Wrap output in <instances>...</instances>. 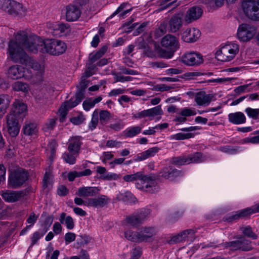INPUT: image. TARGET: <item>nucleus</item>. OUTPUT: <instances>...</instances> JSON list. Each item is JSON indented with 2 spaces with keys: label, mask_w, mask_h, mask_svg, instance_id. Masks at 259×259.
<instances>
[{
  "label": "nucleus",
  "mask_w": 259,
  "mask_h": 259,
  "mask_svg": "<svg viewBox=\"0 0 259 259\" xmlns=\"http://www.w3.org/2000/svg\"><path fill=\"white\" fill-rule=\"evenodd\" d=\"M152 179H154L153 176H148L147 175H144L142 172H137L132 175H126L123 178L124 181L128 182H134L137 180H140L143 181L144 180H152Z\"/></svg>",
  "instance_id": "4be33fe9"
},
{
  "label": "nucleus",
  "mask_w": 259,
  "mask_h": 259,
  "mask_svg": "<svg viewBox=\"0 0 259 259\" xmlns=\"http://www.w3.org/2000/svg\"><path fill=\"white\" fill-rule=\"evenodd\" d=\"M148 111L150 115V120H152L153 117L155 116L161 115L163 113L161 109V105H158L154 108L149 109Z\"/></svg>",
  "instance_id": "c03bdc74"
},
{
  "label": "nucleus",
  "mask_w": 259,
  "mask_h": 259,
  "mask_svg": "<svg viewBox=\"0 0 259 259\" xmlns=\"http://www.w3.org/2000/svg\"><path fill=\"white\" fill-rule=\"evenodd\" d=\"M77 137L72 138V141L69 144L68 149L72 154H78L80 149L81 143Z\"/></svg>",
  "instance_id": "cd10ccee"
},
{
  "label": "nucleus",
  "mask_w": 259,
  "mask_h": 259,
  "mask_svg": "<svg viewBox=\"0 0 259 259\" xmlns=\"http://www.w3.org/2000/svg\"><path fill=\"white\" fill-rule=\"evenodd\" d=\"M54 42H55L54 48L55 49L54 50L55 55L59 56L63 54L67 49L65 43L63 41L55 39Z\"/></svg>",
  "instance_id": "72a5a7b5"
},
{
  "label": "nucleus",
  "mask_w": 259,
  "mask_h": 259,
  "mask_svg": "<svg viewBox=\"0 0 259 259\" xmlns=\"http://www.w3.org/2000/svg\"><path fill=\"white\" fill-rule=\"evenodd\" d=\"M213 95L206 94L204 91H200L195 95V101L198 105H208L211 101Z\"/></svg>",
  "instance_id": "412c9836"
},
{
  "label": "nucleus",
  "mask_w": 259,
  "mask_h": 259,
  "mask_svg": "<svg viewBox=\"0 0 259 259\" xmlns=\"http://www.w3.org/2000/svg\"><path fill=\"white\" fill-rule=\"evenodd\" d=\"M229 121L234 124L244 123L246 121V117L244 114L241 112L230 113L228 115Z\"/></svg>",
  "instance_id": "5701e85b"
},
{
  "label": "nucleus",
  "mask_w": 259,
  "mask_h": 259,
  "mask_svg": "<svg viewBox=\"0 0 259 259\" xmlns=\"http://www.w3.org/2000/svg\"><path fill=\"white\" fill-rule=\"evenodd\" d=\"M119 70L121 71V72L125 74H130V75H138L139 74V72L134 70L130 69L127 68L125 67L122 66L119 68Z\"/></svg>",
  "instance_id": "e2e57ef3"
},
{
  "label": "nucleus",
  "mask_w": 259,
  "mask_h": 259,
  "mask_svg": "<svg viewBox=\"0 0 259 259\" xmlns=\"http://www.w3.org/2000/svg\"><path fill=\"white\" fill-rule=\"evenodd\" d=\"M256 28L253 25L243 23L239 26L237 31V36L241 41H248L255 35Z\"/></svg>",
  "instance_id": "423d86ee"
},
{
  "label": "nucleus",
  "mask_w": 259,
  "mask_h": 259,
  "mask_svg": "<svg viewBox=\"0 0 259 259\" xmlns=\"http://www.w3.org/2000/svg\"><path fill=\"white\" fill-rule=\"evenodd\" d=\"M194 137V134L191 133L187 134L179 133L174 135V139L176 140H183L185 139H188Z\"/></svg>",
  "instance_id": "de8ad7c7"
},
{
  "label": "nucleus",
  "mask_w": 259,
  "mask_h": 259,
  "mask_svg": "<svg viewBox=\"0 0 259 259\" xmlns=\"http://www.w3.org/2000/svg\"><path fill=\"white\" fill-rule=\"evenodd\" d=\"M132 255L130 259H139L142 255L141 249L139 247H136L131 252Z\"/></svg>",
  "instance_id": "774afa93"
},
{
  "label": "nucleus",
  "mask_w": 259,
  "mask_h": 259,
  "mask_svg": "<svg viewBox=\"0 0 259 259\" xmlns=\"http://www.w3.org/2000/svg\"><path fill=\"white\" fill-rule=\"evenodd\" d=\"M25 68L22 66L15 65L11 66L8 70V77L12 79H18L25 76Z\"/></svg>",
  "instance_id": "2eb2a0df"
},
{
  "label": "nucleus",
  "mask_w": 259,
  "mask_h": 259,
  "mask_svg": "<svg viewBox=\"0 0 259 259\" xmlns=\"http://www.w3.org/2000/svg\"><path fill=\"white\" fill-rule=\"evenodd\" d=\"M185 239L182 232L179 233L177 235L174 236L171 239L167 241V243L169 244H173L179 243L183 241Z\"/></svg>",
  "instance_id": "49530a36"
},
{
  "label": "nucleus",
  "mask_w": 259,
  "mask_h": 259,
  "mask_svg": "<svg viewBox=\"0 0 259 259\" xmlns=\"http://www.w3.org/2000/svg\"><path fill=\"white\" fill-rule=\"evenodd\" d=\"M224 1V0H201V2L205 4L214 3L217 8L222 6Z\"/></svg>",
  "instance_id": "13d9d810"
},
{
  "label": "nucleus",
  "mask_w": 259,
  "mask_h": 259,
  "mask_svg": "<svg viewBox=\"0 0 259 259\" xmlns=\"http://www.w3.org/2000/svg\"><path fill=\"white\" fill-rule=\"evenodd\" d=\"M160 150V148L157 147H154L152 148H150L145 151L146 154L147 155L148 158L154 156L156 153H157L159 150Z\"/></svg>",
  "instance_id": "052dcab7"
},
{
  "label": "nucleus",
  "mask_w": 259,
  "mask_h": 259,
  "mask_svg": "<svg viewBox=\"0 0 259 259\" xmlns=\"http://www.w3.org/2000/svg\"><path fill=\"white\" fill-rule=\"evenodd\" d=\"M188 161L187 157L185 156L174 157L171 158L172 163L177 165L189 164Z\"/></svg>",
  "instance_id": "a18cd8bd"
},
{
  "label": "nucleus",
  "mask_w": 259,
  "mask_h": 259,
  "mask_svg": "<svg viewBox=\"0 0 259 259\" xmlns=\"http://www.w3.org/2000/svg\"><path fill=\"white\" fill-rule=\"evenodd\" d=\"M76 235L72 232H68L64 236L66 243H70L75 240Z\"/></svg>",
  "instance_id": "338daca9"
},
{
  "label": "nucleus",
  "mask_w": 259,
  "mask_h": 259,
  "mask_svg": "<svg viewBox=\"0 0 259 259\" xmlns=\"http://www.w3.org/2000/svg\"><path fill=\"white\" fill-rule=\"evenodd\" d=\"M187 158L188 160H189V164L190 163H200L206 160V156H204L201 152H196L189 155Z\"/></svg>",
  "instance_id": "f704fd0d"
},
{
  "label": "nucleus",
  "mask_w": 259,
  "mask_h": 259,
  "mask_svg": "<svg viewBox=\"0 0 259 259\" xmlns=\"http://www.w3.org/2000/svg\"><path fill=\"white\" fill-rule=\"evenodd\" d=\"M238 240L225 242L222 243L223 247L228 248L232 251L237 250H241L243 251H248L253 249V247L251 246V241L245 239L242 236L237 237Z\"/></svg>",
  "instance_id": "39448f33"
},
{
  "label": "nucleus",
  "mask_w": 259,
  "mask_h": 259,
  "mask_svg": "<svg viewBox=\"0 0 259 259\" xmlns=\"http://www.w3.org/2000/svg\"><path fill=\"white\" fill-rule=\"evenodd\" d=\"M201 32L196 28H187L181 34V39L188 43H193L200 37Z\"/></svg>",
  "instance_id": "9b49d317"
},
{
  "label": "nucleus",
  "mask_w": 259,
  "mask_h": 259,
  "mask_svg": "<svg viewBox=\"0 0 259 259\" xmlns=\"http://www.w3.org/2000/svg\"><path fill=\"white\" fill-rule=\"evenodd\" d=\"M66 214L65 212H62L60 215L59 221L62 224L65 223L66 228L69 230H71L74 227V221L71 216L66 217Z\"/></svg>",
  "instance_id": "473e14b6"
},
{
  "label": "nucleus",
  "mask_w": 259,
  "mask_h": 259,
  "mask_svg": "<svg viewBox=\"0 0 259 259\" xmlns=\"http://www.w3.org/2000/svg\"><path fill=\"white\" fill-rule=\"evenodd\" d=\"M240 230L243 235L247 237L250 238L254 240L257 239L258 238L257 235L253 232L252 228L250 226L242 227L240 228Z\"/></svg>",
  "instance_id": "4c0bfd02"
},
{
  "label": "nucleus",
  "mask_w": 259,
  "mask_h": 259,
  "mask_svg": "<svg viewBox=\"0 0 259 259\" xmlns=\"http://www.w3.org/2000/svg\"><path fill=\"white\" fill-rule=\"evenodd\" d=\"M155 49L159 58L164 59H170L174 55V52L169 50H165L159 46H155Z\"/></svg>",
  "instance_id": "7c9ffc66"
},
{
  "label": "nucleus",
  "mask_w": 259,
  "mask_h": 259,
  "mask_svg": "<svg viewBox=\"0 0 259 259\" xmlns=\"http://www.w3.org/2000/svg\"><path fill=\"white\" fill-rule=\"evenodd\" d=\"M116 198L118 200L127 203H135L137 200L136 198L129 191L120 193L117 195Z\"/></svg>",
  "instance_id": "c756f323"
},
{
  "label": "nucleus",
  "mask_w": 259,
  "mask_h": 259,
  "mask_svg": "<svg viewBox=\"0 0 259 259\" xmlns=\"http://www.w3.org/2000/svg\"><path fill=\"white\" fill-rule=\"evenodd\" d=\"M66 17L67 21H74L80 17L81 11L77 6L69 5L66 6Z\"/></svg>",
  "instance_id": "4468645a"
},
{
  "label": "nucleus",
  "mask_w": 259,
  "mask_h": 259,
  "mask_svg": "<svg viewBox=\"0 0 259 259\" xmlns=\"http://www.w3.org/2000/svg\"><path fill=\"white\" fill-rule=\"evenodd\" d=\"M26 10L21 4L14 0H10L5 12L13 16H23L26 14Z\"/></svg>",
  "instance_id": "1a4fd4ad"
},
{
  "label": "nucleus",
  "mask_w": 259,
  "mask_h": 259,
  "mask_svg": "<svg viewBox=\"0 0 259 259\" xmlns=\"http://www.w3.org/2000/svg\"><path fill=\"white\" fill-rule=\"evenodd\" d=\"M233 48H232L230 45H226L223 46L224 53L227 54L228 52L231 55L226 56L224 55L223 57L219 58L218 60L222 62H228L231 61L235 55L239 52L238 46L236 44L232 45Z\"/></svg>",
  "instance_id": "f3484780"
},
{
  "label": "nucleus",
  "mask_w": 259,
  "mask_h": 259,
  "mask_svg": "<svg viewBox=\"0 0 259 259\" xmlns=\"http://www.w3.org/2000/svg\"><path fill=\"white\" fill-rule=\"evenodd\" d=\"M27 106L23 103L14 102L11 111L6 116L8 131L12 137H16L20 129L19 122L22 121L26 115Z\"/></svg>",
  "instance_id": "f03ea898"
},
{
  "label": "nucleus",
  "mask_w": 259,
  "mask_h": 259,
  "mask_svg": "<svg viewBox=\"0 0 259 259\" xmlns=\"http://www.w3.org/2000/svg\"><path fill=\"white\" fill-rule=\"evenodd\" d=\"M245 111L249 117L254 119H256L259 115V109H252L248 107L245 109Z\"/></svg>",
  "instance_id": "09e8293b"
},
{
  "label": "nucleus",
  "mask_w": 259,
  "mask_h": 259,
  "mask_svg": "<svg viewBox=\"0 0 259 259\" xmlns=\"http://www.w3.org/2000/svg\"><path fill=\"white\" fill-rule=\"evenodd\" d=\"M142 130V127L139 126H133L124 131V136L126 137H133L139 134Z\"/></svg>",
  "instance_id": "58836bf2"
},
{
  "label": "nucleus",
  "mask_w": 259,
  "mask_h": 259,
  "mask_svg": "<svg viewBox=\"0 0 259 259\" xmlns=\"http://www.w3.org/2000/svg\"><path fill=\"white\" fill-rule=\"evenodd\" d=\"M181 61L188 66H197L203 62V59L199 53L190 52L182 56Z\"/></svg>",
  "instance_id": "6e6552de"
},
{
  "label": "nucleus",
  "mask_w": 259,
  "mask_h": 259,
  "mask_svg": "<svg viewBox=\"0 0 259 259\" xmlns=\"http://www.w3.org/2000/svg\"><path fill=\"white\" fill-rule=\"evenodd\" d=\"M100 190L97 187H82L78 189L76 195L79 197H92L98 194Z\"/></svg>",
  "instance_id": "a211bd4d"
},
{
  "label": "nucleus",
  "mask_w": 259,
  "mask_h": 259,
  "mask_svg": "<svg viewBox=\"0 0 259 259\" xmlns=\"http://www.w3.org/2000/svg\"><path fill=\"white\" fill-rule=\"evenodd\" d=\"M98 122V113L97 110H95L93 114V118L89 124V128L93 130L95 128Z\"/></svg>",
  "instance_id": "603ef678"
},
{
  "label": "nucleus",
  "mask_w": 259,
  "mask_h": 259,
  "mask_svg": "<svg viewBox=\"0 0 259 259\" xmlns=\"http://www.w3.org/2000/svg\"><path fill=\"white\" fill-rule=\"evenodd\" d=\"M148 176H153L154 179L152 180H144L143 181L146 182L147 184L145 186H142V189L146 192L153 194L159 191V186L157 185L155 180L157 179V176L154 174H150Z\"/></svg>",
  "instance_id": "6ab92c4d"
},
{
  "label": "nucleus",
  "mask_w": 259,
  "mask_h": 259,
  "mask_svg": "<svg viewBox=\"0 0 259 259\" xmlns=\"http://www.w3.org/2000/svg\"><path fill=\"white\" fill-rule=\"evenodd\" d=\"M84 120L85 118L82 114H79L76 117H73L70 118V121L74 125H79L82 123Z\"/></svg>",
  "instance_id": "5fc2aeb1"
},
{
  "label": "nucleus",
  "mask_w": 259,
  "mask_h": 259,
  "mask_svg": "<svg viewBox=\"0 0 259 259\" xmlns=\"http://www.w3.org/2000/svg\"><path fill=\"white\" fill-rule=\"evenodd\" d=\"M22 132L25 136L36 135L38 132L37 125L34 122L25 123Z\"/></svg>",
  "instance_id": "a878e982"
},
{
  "label": "nucleus",
  "mask_w": 259,
  "mask_h": 259,
  "mask_svg": "<svg viewBox=\"0 0 259 259\" xmlns=\"http://www.w3.org/2000/svg\"><path fill=\"white\" fill-rule=\"evenodd\" d=\"M9 96L7 95H0V118L6 113V110L10 105Z\"/></svg>",
  "instance_id": "c85d7f7f"
},
{
  "label": "nucleus",
  "mask_w": 259,
  "mask_h": 259,
  "mask_svg": "<svg viewBox=\"0 0 259 259\" xmlns=\"http://www.w3.org/2000/svg\"><path fill=\"white\" fill-rule=\"evenodd\" d=\"M133 21H134V19L132 18L129 21L125 22L122 24V27H123V28L125 27H127V30H125V32H126L127 33L131 32L133 30V29L138 25L137 23H135L132 24V23H133Z\"/></svg>",
  "instance_id": "864d4df0"
},
{
  "label": "nucleus",
  "mask_w": 259,
  "mask_h": 259,
  "mask_svg": "<svg viewBox=\"0 0 259 259\" xmlns=\"http://www.w3.org/2000/svg\"><path fill=\"white\" fill-rule=\"evenodd\" d=\"M242 7L245 15L253 20H259V13L256 2L251 0H242Z\"/></svg>",
  "instance_id": "0eeeda50"
},
{
  "label": "nucleus",
  "mask_w": 259,
  "mask_h": 259,
  "mask_svg": "<svg viewBox=\"0 0 259 259\" xmlns=\"http://www.w3.org/2000/svg\"><path fill=\"white\" fill-rule=\"evenodd\" d=\"M78 238L76 240V243L79 245V247L87 245L89 244L92 240V237L89 235L86 234H81L78 235Z\"/></svg>",
  "instance_id": "a19ab883"
},
{
  "label": "nucleus",
  "mask_w": 259,
  "mask_h": 259,
  "mask_svg": "<svg viewBox=\"0 0 259 259\" xmlns=\"http://www.w3.org/2000/svg\"><path fill=\"white\" fill-rule=\"evenodd\" d=\"M203 13L202 9L197 6H194L189 9L186 13L185 18V21L187 23H190L192 21L198 19Z\"/></svg>",
  "instance_id": "dca6fc26"
},
{
  "label": "nucleus",
  "mask_w": 259,
  "mask_h": 259,
  "mask_svg": "<svg viewBox=\"0 0 259 259\" xmlns=\"http://www.w3.org/2000/svg\"><path fill=\"white\" fill-rule=\"evenodd\" d=\"M83 109L85 111H89L90 109L95 106L93 101L90 98L88 100H85L82 103Z\"/></svg>",
  "instance_id": "69168bd1"
},
{
  "label": "nucleus",
  "mask_w": 259,
  "mask_h": 259,
  "mask_svg": "<svg viewBox=\"0 0 259 259\" xmlns=\"http://www.w3.org/2000/svg\"><path fill=\"white\" fill-rule=\"evenodd\" d=\"M99 114L100 121L102 125L106 124L111 118V114L107 110H101Z\"/></svg>",
  "instance_id": "37998d69"
},
{
  "label": "nucleus",
  "mask_w": 259,
  "mask_h": 259,
  "mask_svg": "<svg viewBox=\"0 0 259 259\" xmlns=\"http://www.w3.org/2000/svg\"><path fill=\"white\" fill-rule=\"evenodd\" d=\"M54 41L55 39L44 40L35 35L28 36L24 32L18 33L15 40L12 39L9 42L10 57L14 62L27 65L30 63V58L24 51V48L34 54L39 51L55 55Z\"/></svg>",
  "instance_id": "f257e3e1"
},
{
  "label": "nucleus",
  "mask_w": 259,
  "mask_h": 259,
  "mask_svg": "<svg viewBox=\"0 0 259 259\" xmlns=\"http://www.w3.org/2000/svg\"><path fill=\"white\" fill-rule=\"evenodd\" d=\"M13 89L15 91H22L24 93H27L29 90V85L25 82L17 81L13 84Z\"/></svg>",
  "instance_id": "e433bc0d"
},
{
  "label": "nucleus",
  "mask_w": 259,
  "mask_h": 259,
  "mask_svg": "<svg viewBox=\"0 0 259 259\" xmlns=\"http://www.w3.org/2000/svg\"><path fill=\"white\" fill-rule=\"evenodd\" d=\"M196 114V113L191 109L185 108L180 112V115L185 117H189Z\"/></svg>",
  "instance_id": "6e6d98bb"
},
{
  "label": "nucleus",
  "mask_w": 259,
  "mask_h": 259,
  "mask_svg": "<svg viewBox=\"0 0 259 259\" xmlns=\"http://www.w3.org/2000/svg\"><path fill=\"white\" fill-rule=\"evenodd\" d=\"M140 235L139 232L131 230H127L124 232L125 237L127 240L134 242H141Z\"/></svg>",
  "instance_id": "c9c22d12"
},
{
  "label": "nucleus",
  "mask_w": 259,
  "mask_h": 259,
  "mask_svg": "<svg viewBox=\"0 0 259 259\" xmlns=\"http://www.w3.org/2000/svg\"><path fill=\"white\" fill-rule=\"evenodd\" d=\"M73 103V98H70L69 100L66 101L63 103V104L61 106V109H60V118L59 120L61 122H64L66 115L67 114V111L72 108L71 107V105Z\"/></svg>",
  "instance_id": "b1692460"
},
{
  "label": "nucleus",
  "mask_w": 259,
  "mask_h": 259,
  "mask_svg": "<svg viewBox=\"0 0 259 259\" xmlns=\"http://www.w3.org/2000/svg\"><path fill=\"white\" fill-rule=\"evenodd\" d=\"M28 191L27 189L21 191H7L2 194L3 198L8 202H15L18 201L21 198L27 195Z\"/></svg>",
  "instance_id": "9d476101"
},
{
  "label": "nucleus",
  "mask_w": 259,
  "mask_h": 259,
  "mask_svg": "<svg viewBox=\"0 0 259 259\" xmlns=\"http://www.w3.org/2000/svg\"><path fill=\"white\" fill-rule=\"evenodd\" d=\"M8 185L13 189L21 187L28 180L29 175L27 170L22 167L9 170Z\"/></svg>",
  "instance_id": "20e7f679"
},
{
  "label": "nucleus",
  "mask_w": 259,
  "mask_h": 259,
  "mask_svg": "<svg viewBox=\"0 0 259 259\" xmlns=\"http://www.w3.org/2000/svg\"><path fill=\"white\" fill-rule=\"evenodd\" d=\"M146 117H148L150 118L148 109L144 110L141 112H138L135 114L133 116V117L135 118H142Z\"/></svg>",
  "instance_id": "0e129e2a"
},
{
  "label": "nucleus",
  "mask_w": 259,
  "mask_h": 259,
  "mask_svg": "<svg viewBox=\"0 0 259 259\" xmlns=\"http://www.w3.org/2000/svg\"><path fill=\"white\" fill-rule=\"evenodd\" d=\"M119 178V176L114 173H107L106 175L101 176L100 179L104 180H116Z\"/></svg>",
  "instance_id": "4d7b16f0"
},
{
  "label": "nucleus",
  "mask_w": 259,
  "mask_h": 259,
  "mask_svg": "<svg viewBox=\"0 0 259 259\" xmlns=\"http://www.w3.org/2000/svg\"><path fill=\"white\" fill-rule=\"evenodd\" d=\"M74 154H69L68 153L65 152L63 154V158L66 162L69 163V164H73L76 162V158L74 156Z\"/></svg>",
  "instance_id": "3c124183"
},
{
  "label": "nucleus",
  "mask_w": 259,
  "mask_h": 259,
  "mask_svg": "<svg viewBox=\"0 0 259 259\" xmlns=\"http://www.w3.org/2000/svg\"><path fill=\"white\" fill-rule=\"evenodd\" d=\"M69 193V190L64 185H60L58 187L57 194L61 196H65Z\"/></svg>",
  "instance_id": "bf43d9fd"
},
{
  "label": "nucleus",
  "mask_w": 259,
  "mask_h": 259,
  "mask_svg": "<svg viewBox=\"0 0 259 259\" xmlns=\"http://www.w3.org/2000/svg\"><path fill=\"white\" fill-rule=\"evenodd\" d=\"M161 44L162 47L174 52L179 48L177 37L171 34L164 36L161 41Z\"/></svg>",
  "instance_id": "f8f14e48"
},
{
  "label": "nucleus",
  "mask_w": 259,
  "mask_h": 259,
  "mask_svg": "<svg viewBox=\"0 0 259 259\" xmlns=\"http://www.w3.org/2000/svg\"><path fill=\"white\" fill-rule=\"evenodd\" d=\"M84 76H82L81 80L80 82V88L76 91L75 93V100H73L72 104L71 107H74L79 104L82 99L84 98L85 89L88 86L89 81L83 79Z\"/></svg>",
  "instance_id": "ddd939ff"
},
{
  "label": "nucleus",
  "mask_w": 259,
  "mask_h": 259,
  "mask_svg": "<svg viewBox=\"0 0 259 259\" xmlns=\"http://www.w3.org/2000/svg\"><path fill=\"white\" fill-rule=\"evenodd\" d=\"M239 219L245 218L250 215L251 214L259 212V204L250 207L237 211Z\"/></svg>",
  "instance_id": "393cba45"
},
{
  "label": "nucleus",
  "mask_w": 259,
  "mask_h": 259,
  "mask_svg": "<svg viewBox=\"0 0 259 259\" xmlns=\"http://www.w3.org/2000/svg\"><path fill=\"white\" fill-rule=\"evenodd\" d=\"M108 49L106 46H103L100 49L95 53H91L89 56V61L91 63H94L97 60L101 58L106 53Z\"/></svg>",
  "instance_id": "2f4dec72"
},
{
  "label": "nucleus",
  "mask_w": 259,
  "mask_h": 259,
  "mask_svg": "<svg viewBox=\"0 0 259 259\" xmlns=\"http://www.w3.org/2000/svg\"><path fill=\"white\" fill-rule=\"evenodd\" d=\"M203 74L199 72H186L182 75L179 76L178 77L183 78L186 80H189L193 78V76H200Z\"/></svg>",
  "instance_id": "8fccbe9b"
},
{
  "label": "nucleus",
  "mask_w": 259,
  "mask_h": 259,
  "mask_svg": "<svg viewBox=\"0 0 259 259\" xmlns=\"http://www.w3.org/2000/svg\"><path fill=\"white\" fill-rule=\"evenodd\" d=\"M239 219V217L237 211H236L235 213L234 214L226 215L223 218L224 221L229 223L235 221Z\"/></svg>",
  "instance_id": "680f3d73"
},
{
  "label": "nucleus",
  "mask_w": 259,
  "mask_h": 259,
  "mask_svg": "<svg viewBox=\"0 0 259 259\" xmlns=\"http://www.w3.org/2000/svg\"><path fill=\"white\" fill-rule=\"evenodd\" d=\"M183 25V20L180 14L172 16L169 20L163 21L155 30V38H157L163 35L167 31L175 33L178 31Z\"/></svg>",
  "instance_id": "7ed1b4c3"
},
{
  "label": "nucleus",
  "mask_w": 259,
  "mask_h": 259,
  "mask_svg": "<svg viewBox=\"0 0 259 259\" xmlns=\"http://www.w3.org/2000/svg\"><path fill=\"white\" fill-rule=\"evenodd\" d=\"M135 213L143 223L150 214L151 210L149 208H142L135 212Z\"/></svg>",
  "instance_id": "79ce46f5"
},
{
  "label": "nucleus",
  "mask_w": 259,
  "mask_h": 259,
  "mask_svg": "<svg viewBox=\"0 0 259 259\" xmlns=\"http://www.w3.org/2000/svg\"><path fill=\"white\" fill-rule=\"evenodd\" d=\"M109 199L105 195L98 198H89L87 200V206L96 208L103 207L109 203Z\"/></svg>",
  "instance_id": "aec40b11"
},
{
  "label": "nucleus",
  "mask_w": 259,
  "mask_h": 259,
  "mask_svg": "<svg viewBox=\"0 0 259 259\" xmlns=\"http://www.w3.org/2000/svg\"><path fill=\"white\" fill-rule=\"evenodd\" d=\"M126 220L128 224L135 227L138 226L142 223V221L140 220L135 212L133 214L127 217Z\"/></svg>",
  "instance_id": "ea45409f"
},
{
  "label": "nucleus",
  "mask_w": 259,
  "mask_h": 259,
  "mask_svg": "<svg viewBox=\"0 0 259 259\" xmlns=\"http://www.w3.org/2000/svg\"><path fill=\"white\" fill-rule=\"evenodd\" d=\"M139 233L141 242H147L155 234V229L154 227L144 228Z\"/></svg>",
  "instance_id": "bb28decb"
}]
</instances>
